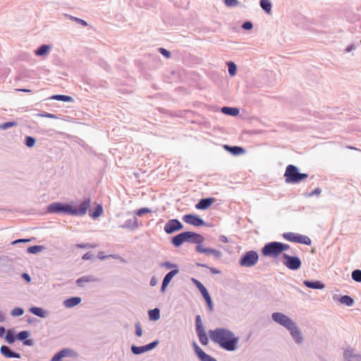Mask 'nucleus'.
<instances>
[{
	"mask_svg": "<svg viewBox=\"0 0 361 361\" xmlns=\"http://www.w3.org/2000/svg\"><path fill=\"white\" fill-rule=\"evenodd\" d=\"M160 267H165L166 269H172V268L178 269V267L176 264H173L168 261L161 263Z\"/></svg>",
	"mask_w": 361,
	"mask_h": 361,
	"instance_id": "3c124183",
	"label": "nucleus"
},
{
	"mask_svg": "<svg viewBox=\"0 0 361 361\" xmlns=\"http://www.w3.org/2000/svg\"><path fill=\"white\" fill-rule=\"evenodd\" d=\"M258 259V253L256 251L250 250L241 255L238 263L243 267H252L257 263Z\"/></svg>",
	"mask_w": 361,
	"mask_h": 361,
	"instance_id": "20e7f679",
	"label": "nucleus"
},
{
	"mask_svg": "<svg viewBox=\"0 0 361 361\" xmlns=\"http://www.w3.org/2000/svg\"><path fill=\"white\" fill-rule=\"evenodd\" d=\"M351 276L353 280H354L355 281L361 282V270L355 269L354 271H353Z\"/></svg>",
	"mask_w": 361,
	"mask_h": 361,
	"instance_id": "79ce46f5",
	"label": "nucleus"
},
{
	"mask_svg": "<svg viewBox=\"0 0 361 361\" xmlns=\"http://www.w3.org/2000/svg\"><path fill=\"white\" fill-rule=\"evenodd\" d=\"M81 302L80 297H71L63 301V305L67 308L73 307L79 305Z\"/></svg>",
	"mask_w": 361,
	"mask_h": 361,
	"instance_id": "5701e85b",
	"label": "nucleus"
},
{
	"mask_svg": "<svg viewBox=\"0 0 361 361\" xmlns=\"http://www.w3.org/2000/svg\"><path fill=\"white\" fill-rule=\"evenodd\" d=\"M24 313V310L22 307H15L11 312L12 317H20Z\"/></svg>",
	"mask_w": 361,
	"mask_h": 361,
	"instance_id": "c03bdc74",
	"label": "nucleus"
},
{
	"mask_svg": "<svg viewBox=\"0 0 361 361\" xmlns=\"http://www.w3.org/2000/svg\"><path fill=\"white\" fill-rule=\"evenodd\" d=\"M159 52L167 59L171 56V52L164 48H159Z\"/></svg>",
	"mask_w": 361,
	"mask_h": 361,
	"instance_id": "6e6d98bb",
	"label": "nucleus"
},
{
	"mask_svg": "<svg viewBox=\"0 0 361 361\" xmlns=\"http://www.w3.org/2000/svg\"><path fill=\"white\" fill-rule=\"evenodd\" d=\"M221 112L224 114L236 116L239 114V109L235 107L224 106L221 108Z\"/></svg>",
	"mask_w": 361,
	"mask_h": 361,
	"instance_id": "bb28decb",
	"label": "nucleus"
},
{
	"mask_svg": "<svg viewBox=\"0 0 361 361\" xmlns=\"http://www.w3.org/2000/svg\"><path fill=\"white\" fill-rule=\"evenodd\" d=\"M195 250L199 253H205L207 255H212L216 259L222 257V252L221 251L214 248L203 247L202 245H197Z\"/></svg>",
	"mask_w": 361,
	"mask_h": 361,
	"instance_id": "ddd939ff",
	"label": "nucleus"
},
{
	"mask_svg": "<svg viewBox=\"0 0 361 361\" xmlns=\"http://www.w3.org/2000/svg\"><path fill=\"white\" fill-rule=\"evenodd\" d=\"M21 277L27 282L30 283L31 281V277L27 273H23L21 274Z\"/></svg>",
	"mask_w": 361,
	"mask_h": 361,
	"instance_id": "680f3d73",
	"label": "nucleus"
},
{
	"mask_svg": "<svg viewBox=\"0 0 361 361\" xmlns=\"http://www.w3.org/2000/svg\"><path fill=\"white\" fill-rule=\"evenodd\" d=\"M78 354L73 349L63 348L57 352L51 359V361H63V358H77Z\"/></svg>",
	"mask_w": 361,
	"mask_h": 361,
	"instance_id": "6e6552de",
	"label": "nucleus"
},
{
	"mask_svg": "<svg viewBox=\"0 0 361 361\" xmlns=\"http://www.w3.org/2000/svg\"><path fill=\"white\" fill-rule=\"evenodd\" d=\"M91 257H92V255L90 252H88L82 255V259L83 260H87V259H91Z\"/></svg>",
	"mask_w": 361,
	"mask_h": 361,
	"instance_id": "338daca9",
	"label": "nucleus"
},
{
	"mask_svg": "<svg viewBox=\"0 0 361 361\" xmlns=\"http://www.w3.org/2000/svg\"><path fill=\"white\" fill-rule=\"evenodd\" d=\"M214 201L215 200L213 197L202 198L195 204V208L197 209L206 210L214 202Z\"/></svg>",
	"mask_w": 361,
	"mask_h": 361,
	"instance_id": "2eb2a0df",
	"label": "nucleus"
},
{
	"mask_svg": "<svg viewBox=\"0 0 361 361\" xmlns=\"http://www.w3.org/2000/svg\"><path fill=\"white\" fill-rule=\"evenodd\" d=\"M66 16L68 17L69 19L76 22L77 23H78L84 27L87 25V23L81 18L74 17V16H72L71 15H67V14L66 15Z\"/></svg>",
	"mask_w": 361,
	"mask_h": 361,
	"instance_id": "37998d69",
	"label": "nucleus"
},
{
	"mask_svg": "<svg viewBox=\"0 0 361 361\" xmlns=\"http://www.w3.org/2000/svg\"><path fill=\"white\" fill-rule=\"evenodd\" d=\"M287 330L290 332L293 339L298 345H300L303 343L304 337L302 331L298 328L295 322H294Z\"/></svg>",
	"mask_w": 361,
	"mask_h": 361,
	"instance_id": "9b49d317",
	"label": "nucleus"
},
{
	"mask_svg": "<svg viewBox=\"0 0 361 361\" xmlns=\"http://www.w3.org/2000/svg\"><path fill=\"white\" fill-rule=\"evenodd\" d=\"M206 303L207 305V307L209 312H212L214 310V305L212 300L206 301Z\"/></svg>",
	"mask_w": 361,
	"mask_h": 361,
	"instance_id": "0e129e2a",
	"label": "nucleus"
},
{
	"mask_svg": "<svg viewBox=\"0 0 361 361\" xmlns=\"http://www.w3.org/2000/svg\"><path fill=\"white\" fill-rule=\"evenodd\" d=\"M13 350L8 346L3 345L0 348V353L6 358H13Z\"/></svg>",
	"mask_w": 361,
	"mask_h": 361,
	"instance_id": "c756f323",
	"label": "nucleus"
},
{
	"mask_svg": "<svg viewBox=\"0 0 361 361\" xmlns=\"http://www.w3.org/2000/svg\"><path fill=\"white\" fill-rule=\"evenodd\" d=\"M227 66H228V73L230 74V75L231 76L235 75L236 72H237V66L235 64V63L233 61H229L227 63Z\"/></svg>",
	"mask_w": 361,
	"mask_h": 361,
	"instance_id": "58836bf2",
	"label": "nucleus"
},
{
	"mask_svg": "<svg viewBox=\"0 0 361 361\" xmlns=\"http://www.w3.org/2000/svg\"><path fill=\"white\" fill-rule=\"evenodd\" d=\"M157 283V279H156V277L153 276L150 279V281H149V284L151 286H156Z\"/></svg>",
	"mask_w": 361,
	"mask_h": 361,
	"instance_id": "774afa93",
	"label": "nucleus"
},
{
	"mask_svg": "<svg viewBox=\"0 0 361 361\" xmlns=\"http://www.w3.org/2000/svg\"><path fill=\"white\" fill-rule=\"evenodd\" d=\"M303 284L309 288H312V289H319V290H322L323 288H325V286L323 283H322L321 281H308V280H305L303 281Z\"/></svg>",
	"mask_w": 361,
	"mask_h": 361,
	"instance_id": "412c9836",
	"label": "nucleus"
},
{
	"mask_svg": "<svg viewBox=\"0 0 361 361\" xmlns=\"http://www.w3.org/2000/svg\"><path fill=\"white\" fill-rule=\"evenodd\" d=\"M285 180L286 183H299L308 177L307 173H300L299 169L293 164L286 166L284 173Z\"/></svg>",
	"mask_w": 361,
	"mask_h": 361,
	"instance_id": "7ed1b4c3",
	"label": "nucleus"
},
{
	"mask_svg": "<svg viewBox=\"0 0 361 361\" xmlns=\"http://www.w3.org/2000/svg\"><path fill=\"white\" fill-rule=\"evenodd\" d=\"M322 192V190L319 188H315L310 193L307 195L308 197H312L314 195L319 196Z\"/></svg>",
	"mask_w": 361,
	"mask_h": 361,
	"instance_id": "13d9d810",
	"label": "nucleus"
},
{
	"mask_svg": "<svg viewBox=\"0 0 361 361\" xmlns=\"http://www.w3.org/2000/svg\"><path fill=\"white\" fill-rule=\"evenodd\" d=\"M279 247H280V250H281V253L283 251H286V250H288L290 248V246L288 244L283 243H281V242H279Z\"/></svg>",
	"mask_w": 361,
	"mask_h": 361,
	"instance_id": "bf43d9fd",
	"label": "nucleus"
},
{
	"mask_svg": "<svg viewBox=\"0 0 361 361\" xmlns=\"http://www.w3.org/2000/svg\"><path fill=\"white\" fill-rule=\"evenodd\" d=\"M224 148L234 156L244 154L246 152L245 148L240 146H230L225 145H224Z\"/></svg>",
	"mask_w": 361,
	"mask_h": 361,
	"instance_id": "f3484780",
	"label": "nucleus"
},
{
	"mask_svg": "<svg viewBox=\"0 0 361 361\" xmlns=\"http://www.w3.org/2000/svg\"><path fill=\"white\" fill-rule=\"evenodd\" d=\"M135 335L138 337L142 336V329L141 324L139 322H137L135 324Z\"/></svg>",
	"mask_w": 361,
	"mask_h": 361,
	"instance_id": "864d4df0",
	"label": "nucleus"
},
{
	"mask_svg": "<svg viewBox=\"0 0 361 361\" xmlns=\"http://www.w3.org/2000/svg\"><path fill=\"white\" fill-rule=\"evenodd\" d=\"M149 318L152 321H157L160 318V310L154 308L148 311Z\"/></svg>",
	"mask_w": 361,
	"mask_h": 361,
	"instance_id": "f704fd0d",
	"label": "nucleus"
},
{
	"mask_svg": "<svg viewBox=\"0 0 361 361\" xmlns=\"http://www.w3.org/2000/svg\"><path fill=\"white\" fill-rule=\"evenodd\" d=\"M259 6L267 14L271 13L272 3L270 0H260Z\"/></svg>",
	"mask_w": 361,
	"mask_h": 361,
	"instance_id": "393cba45",
	"label": "nucleus"
},
{
	"mask_svg": "<svg viewBox=\"0 0 361 361\" xmlns=\"http://www.w3.org/2000/svg\"><path fill=\"white\" fill-rule=\"evenodd\" d=\"M261 252L263 256L272 258H276L281 254L279 242L276 241L266 243Z\"/></svg>",
	"mask_w": 361,
	"mask_h": 361,
	"instance_id": "39448f33",
	"label": "nucleus"
},
{
	"mask_svg": "<svg viewBox=\"0 0 361 361\" xmlns=\"http://www.w3.org/2000/svg\"><path fill=\"white\" fill-rule=\"evenodd\" d=\"M195 326H196V331L204 330V327L202 326L200 315H197L195 317Z\"/></svg>",
	"mask_w": 361,
	"mask_h": 361,
	"instance_id": "a18cd8bd",
	"label": "nucleus"
},
{
	"mask_svg": "<svg viewBox=\"0 0 361 361\" xmlns=\"http://www.w3.org/2000/svg\"><path fill=\"white\" fill-rule=\"evenodd\" d=\"M343 359L345 361H361V355L354 353L352 349H347L343 353Z\"/></svg>",
	"mask_w": 361,
	"mask_h": 361,
	"instance_id": "a211bd4d",
	"label": "nucleus"
},
{
	"mask_svg": "<svg viewBox=\"0 0 361 361\" xmlns=\"http://www.w3.org/2000/svg\"><path fill=\"white\" fill-rule=\"evenodd\" d=\"M29 312L35 316L40 318H45L47 315V312L42 307L32 306L29 309Z\"/></svg>",
	"mask_w": 361,
	"mask_h": 361,
	"instance_id": "b1692460",
	"label": "nucleus"
},
{
	"mask_svg": "<svg viewBox=\"0 0 361 361\" xmlns=\"http://www.w3.org/2000/svg\"><path fill=\"white\" fill-rule=\"evenodd\" d=\"M17 334L13 329H8L5 336V340L8 344L13 343L18 338H16Z\"/></svg>",
	"mask_w": 361,
	"mask_h": 361,
	"instance_id": "cd10ccee",
	"label": "nucleus"
},
{
	"mask_svg": "<svg viewBox=\"0 0 361 361\" xmlns=\"http://www.w3.org/2000/svg\"><path fill=\"white\" fill-rule=\"evenodd\" d=\"M179 270L178 269H174L171 271H170L169 273H167L163 279L161 290L160 291L161 293H164L166 290V287L170 283L172 279L178 273Z\"/></svg>",
	"mask_w": 361,
	"mask_h": 361,
	"instance_id": "4468645a",
	"label": "nucleus"
},
{
	"mask_svg": "<svg viewBox=\"0 0 361 361\" xmlns=\"http://www.w3.org/2000/svg\"><path fill=\"white\" fill-rule=\"evenodd\" d=\"M191 281L193 283V284H195V286L198 288L202 295L204 294V293H207V289L199 280L195 278H192Z\"/></svg>",
	"mask_w": 361,
	"mask_h": 361,
	"instance_id": "e433bc0d",
	"label": "nucleus"
},
{
	"mask_svg": "<svg viewBox=\"0 0 361 361\" xmlns=\"http://www.w3.org/2000/svg\"><path fill=\"white\" fill-rule=\"evenodd\" d=\"M252 27H253V24L250 21H246V22L243 23L242 25V28L245 30H250L252 29Z\"/></svg>",
	"mask_w": 361,
	"mask_h": 361,
	"instance_id": "4d7b16f0",
	"label": "nucleus"
},
{
	"mask_svg": "<svg viewBox=\"0 0 361 361\" xmlns=\"http://www.w3.org/2000/svg\"><path fill=\"white\" fill-rule=\"evenodd\" d=\"M283 264L290 270H298L301 267L302 262L297 256H291L286 253L282 255Z\"/></svg>",
	"mask_w": 361,
	"mask_h": 361,
	"instance_id": "423d86ee",
	"label": "nucleus"
},
{
	"mask_svg": "<svg viewBox=\"0 0 361 361\" xmlns=\"http://www.w3.org/2000/svg\"><path fill=\"white\" fill-rule=\"evenodd\" d=\"M195 352L200 360L207 355V353L200 346L195 349Z\"/></svg>",
	"mask_w": 361,
	"mask_h": 361,
	"instance_id": "49530a36",
	"label": "nucleus"
},
{
	"mask_svg": "<svg viewBox=\"0 0 361 361\" xmlns=\"http://www.w3.org/2000/svg\"><path fill=\"white\" fill-rule=\"evenodd\" d=\"M130 350L133 354L134 355H140L147 352V348L145 345L137 346L135 345H132L130 347Z\"/></svg>",
	"mask_w": 361,
	"mask_h": 361,
	"instance_id": "473e14b6",
	"label": "nucleus"
},
{
	"mask_svg": "<svg viewBox=\"0 0 361 361\" xmlns=\"http://www.w3.org/2000/svg\"><path fill=\"white\" fill-rule=\"evenodd\" d=\"M51 49V46L48 44H42L39 46L35 51V54L37 56H45L48 54L49 51Z\"/></svg>",
	"mask_w": 361,
	"mask_h": 361,
	"instance_id": "a878e982",
	"label": "nucleus"
},
{
	"mask_svg": "<svg viewBox=\"0 0 361 361\" xmlns=\"http://www.w3.org/2000/svg\"><path fill=\"white\" fill-rule=\"evenodd\" d=\"M185 233H184V232H182L173 236L171 238V242L174 247H179L181 245L183 244V243H185Z\"/></svg>",
	"mask_w": 361,
	"mask_h": 361,
	"instance_id": "aec40b11",
	"label": "nucleus"
},
{
	"mask_svg": "<svg viewBox=\"0 0 361 361\" xmlns=\"http://www.w3.org/2000/svg\"><path fill=\"white\" fill-rule=\"evenodd\" d=\"M30 334L28 331H22L17 334L18 340L23 341L24 345L32 346L34 344L32 339H27Z\"/></svg>",
	"mask_w": 361,
	"mask_h": 361,
	"instance_id": "dca6fc26",
	"label": "nucleus"
},
{
	"mask_svg": "<svg viewBox=\"0 0 361 361\" xmlns=\"http://www.w3.org/2000/svg\"><path fill=\"white\" fill-rule=\"evenodd\" d=\"M50 99L64 102H71L73 101V98L72 97L64 94H54L50 97Z\"/></svg>",
	"mask_w": 361,
	"mask_h": 361,
	"instance_id": "7c9ffc66",
	"label": "nucleus"
},
{
	"mask_svg": "<svg viewBox=\"0 0 361 361\" xmlns=\"http://www.w3.org/2000/svg\"><path fill=\"white\" fill-rule=\"evenodd\" d=\"M138 220L136 217H133V219H127L124 224L121 226L123 228H129L130 230H135L138 227Z\"/></svg>",
	"mask_w": 361,
	"mask_h": 361,
	"instance_id": "4be33fe9",
	"label": "nucleus"
},
{
	"mask_svg": "<svg viewBox=\"0 0 361 361\" xmlns=\"http://www.w3.org/2000/svg\"><path fill=\"white\" fill-rule=\"evenodd\" d=\"M36 143V139L32 136H26L25 138V145L27 147H32Z\"/></svg>",
	"mask_w": 361,
	"mask_h": 361,
	"instance_id": "ea45409f",
	"label": "nucleus"
},
{
	"mask_svg": "<svg viewBox=\"0 0 361 361\" xmlns=\"http://www.w3.org/2000/svg\"><path fill=\"white\" fill-rule=\"evenodd\" d=\"M312 243L311 239L306 235H300L298 236V243H301L307 245H310Z\"/></svg>",
	"mask_w": 361,
	"mask_h": 361,
	"instance_id": "a19ab883",
	"label": "nucleus"
},
{
	"mask_svg": "<svg viewBox=\"0 0 361 361\" xmlns=\"http://www.w3.org/2000/svg\"><path fill=\"white\" fill-rule=\"evenodd\" d=\"M197 266L201 267H204V268H208V269H209V271H211V273L214 274L220 273V271L218 270L217 269L214 268V267H209L207 266V264H206L197 263Z\"/></svg>",
	"mask_w": 361,
	"mask_h": 361,
	"instance_id": "603ef678",
	"label": "nucleus"
},
{
	"mask_svg": "<svg viewBox=\"0 0 361 361\" xmlns=\"http://www.w3.org/2000/svg\"><path fill=\"white\" fill-rule=\"evenodd\" d=\"M272 320L276 324L288 329L295 322L289 317L281 312H273L271 314Z\"/></svg>",
	"mask_w": 361,
	"mask_h": 361,
	"instance_id": "0eeeda50",
	"label": "nucleus"
},
{
	"mask_svg": "<svg viewBox=\"0 0 361 361\" xmlns=\"http://www.w3.org/2000/svg\"><path fill=\"white\" fill-rule=\"evenodd\" d=\"M30 239H26V238H20V239H17L16 240H13L11 244L12 245H16V244H18V243H27V242H30Z\"/></svg>",
	"mask_w": 361,
	"mask_h": 361,
	"instance_id": "052dcab7",
	"label": "nucleus"
},
{
	"mask_svg": "<svg viewBox=\"0 0 361 361\" xmlns=\"http://www.w3.org/2000/svg\"><path fill=\"white\" fill-rule=\"evenodd\" d=\"M339 302L348 307H351L354 304L353 298L347 295H342L339 299Z\"/></svg>",
	"mask_w": 361,
	"mask_h": 361,
	"instance_id": "72a5a7b5",
	"label": "nucleus"
},
{
	"mask_svg": "<svg viewBox=\"0 0 361 361\" xmlns=\"http://www.w3.org/2000/svg\"><path fill=\"white\" fill-rule=\"evenodd\" d=\"M182 219L186 224L194 226H203L207 225V224L202 218L194 214H185Z\"/></svg>",
	"mask_w": 361,
	"mask_h": 361,
	"instance_id": "9d476101",
	"label": "nucleus"
},
{
	"mask_svg": "<svg viewBox=\"0 0 361 361\" xmlns=\"http://www.w3.org/2000/svg\"><path fill=\"white\" fill-rule=\"evenodd\" d=\"M200 342L203 345H207L209 343V339L206 335L204 330L197 331Z\"/></svg>",
	"mask_w": 361,
	"mask_h": 361,
	"instance_id": "c9c22d12",
	"label": "nucleus"
},
{
	"mask_svg": "<svg viewBox=\"0 0 361 361\" xmlns=\"http://www.w3.org/2000/svg\"><path fill=\"white\" fill-rule=\"evenodd\" d=\"M17 125V123L15 121H8L6 122L1 125H0V129L1 130H6L8 128H10L11 127L16 126Z\"/></svg>",
	"mask_w": 361,
	"mask_h": 361,
	"instance_id": "de8ad7c7",
	"label": "nucleus"
},
{
	"mask_svg": "<svg viewBox=\"0 0 361 361\" xmlns=\"http://www.w3.org/2000/svg\"><path fill=\"white\" fill-rule=\"evenodd\" d=\"M103 207L101 204H97L94 209L89 210V216L93 219H97L102 215Z\"/></svg>",
	"mask_w": 361,
	"mask_h": 361,
	"instance_id": "c85d7f7f",
	"label": "nucleus"
},
{
	"mask_svg": "<svg viewBox=\"0 0 361 361\" xmlns=\"http://www.w3.org/2000/svg\"><path fill=\"white\" fill-rule=\"evenodd\" d=\"M202 297L204 298L205 302L212 300V298H211L208 290L207 291V293H204V294H202Z\"/></svg>",
	"mask_w": 361,
	"mask_h": 361,
	"instance_id": "69168bd1",
	"label": "nucleus"
},
{
	"mask_svg": "<svg viewBox=\"0 0 361 361\" xmlns=\"http://www.w3.org/2000/svg\"><path fill=\"white\" fill-rule=\"evenodd\" d=\"M159 343V341L158 340H156L152 343H149L145 345L147 351L152 350L154 348H155L158 345Z\"/></svg>",
	"mask_w": 361,
	"mask_h": 361,
	"instance_id": "5fc2aeb1",
	"label": "nucleus"
},
{
	"mask_svg": "<svg viewBox=\"0 0 361 361\" xmlns=\"http://www.w3.org/2000/svg\"><path fill=\"white\" fill-rule=\"evenodd\" d=\"M299 235H300V234L293 233V232H287V233H284L283 234V237L286 240L290 241V242L297 243L298 242V236Z\"/></svg>",
	"mask_w": 361,
	"mask_h": 361,
	"instance_id": "2f4dec72",
	"label": "nucleus"
},
{
	"mask_svg": "<svg viewBox=\"0 0 361 361\" xmlns=\"http://www.w3.org/2000/svg\"><path fill=\"white\" fill-rule=\"evenodd\" d=\"M99 280L92 275H86L78 278L75 283L80 287L83 286V283L97 282Z\"/></svg>",
	"mask_w": 361,
	"mask_h": 361,
	"instance_id": "6ab92c4d",
	"label": "nucleus"
},
{
	"mask_svg": "<svg viewBox=\"0 0 361 361\" xmlns=\"http://www.w3.org/2000/svg\"><path fill=\"white\" fill-rule=\"evenodd\" d=\"M210 339L227 351H235L238 349L239 338L228 329L216 328L208 331Z\"/></svg>",
	"mask_w": 361,
	"mask_h": 361,
	"instance_id": "f257e3e1",
	"label": "nucleus"
},
{
	"mask_svg": "<svg viewBox=\"0 0 361 361\" xmlns=\"http://www.w3.org/2000/svg\"><path fill=\"white\" fill-rule=\"evenodd\" d=\"M152 212V210L147 207H143L137 209L135 212L136 215L138 216H142V215L145 214H148Z\"/></svg>",
	"mask_w": 361,
	"mask_h": 361,
	"instance_id": "8fccbe9b",
	"label": "nucleus"
},
{
	"mask_svg": "<svg viewBox=\"0 0 361 361\" xmlns=\"http://www.w3.org/2000/svg\"><path fill=\"white\" fill-rule=\"evenodd\" d=\"M184 233H185V242L187 243L197 244V245H201L204 240V238L197 233L192 231H184Z\"/></svg>",
	"mask_w": 361,
	"mask_h": 361,
	"instance_id": "f8f14e48",
	"label": "nucleus"
},
{
	"mask_svg": "<svg viewBox=\"0 0 361 361\" xmlns=\"http://www.w3.org/2000/svg\"><path fill=\"white\" fill-rule=\"evenodd\" d=\"M201 361H217V360L212 356L207 354V355L203 359H202Z\"/></svg>",
	"mask_w": 361,
	"mask_h": 361,
	"instance_id": "e2e57ef3",
	"label": "nucleus"
},
{
	"mask_svg": "<svg viewBox=\"0 0 361 361\" xmlns=\"http://www.w3.org/2000/svg\"><path fill=\"white\" fill-rule=\"evenodd\" d=\"M90 199L88 198L82 202L78 208H73L71 204L55 202L49 204L47 207V212L50 214H67L73 216L85 215L90 206Z\"/></svg>",
	"mask_w": 361,
	"mask_h": 361,
	"instance_id": "f03ea898",
	"label": "nucleus"
},
{
	"mask_svg": "<svg viewBox=\"0 0 361 361\" xmlns=\"http://www.w3.org/2000/svg\"><path fill=\"white\" fill-rule=\"evenodd\" d=\"M44 247L42 245H32L27 248V252L30 254H37L44 250Z\"/></svg>",
	"mask_w": 361,
	"mask_h": 361,
	"instance_id": "4c0bfd02",
	"label": "nucleus"
},
{
	"mask_svg": "<svg viewBox=\"0 0 361 361\" xmlns=\"http://www.w3.org/2000/svg\"><path fill=\"white\" fill-rule=\"evenodd\" d=\"M183 228V224L178 219H173L167 221L164 226V230L167 234H171Z\"/></svg>",
	"mask_w": 361,
	"mask_h": 361,
	"instance_id": "1a4fd4ad",
	"label": "nucleus"
},
{
	"mask_svg": "<svg viewBox=\"0 0 361 361\" xmlns=\"http://www.w3.org/2000/svg\"><path fill=\"white\" fill-rule=\"evenodd\" d=\"M224 2L228 7H236L240 4L238 0H224Z\"/></svg>",
	"mask_w": 361,
	"mask_h": 361,
	"instance_id": "09e8293b",
	"label": "nucleus"
}]
</instances>
